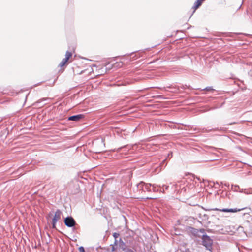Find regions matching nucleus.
<instances>
[{
  "label": "nucleus",
  "mask_w": 252,
  "mask_h": 252,
  "mask_svg": "<svg viewBox=\"0 0 252 252\" xmlns=\"http://www.w3.org/2000/svg\"><path fill=\"white\" fill-rule=\"evenodd\" d=\"M175 187V191L177 192V193L183 196H185L186 193L189 191V188L188 187L186 180L184 178L176 184Z\"/></svg>",
  "instance_id": "f257e3e1"
},
{
  "label": "nucleus",
  "mask_w": 252,
  "mask_h": 252,
  "mask_svg": "<svg viewBox=\"0 0 252 252\" xmlns=\"http://www.w3.org/2000/svg\"><path fill=\"white\" fill-rule=\"evenodd\" d=\"M213 244L212 240L206 235H204L202 237V244L206 249L209 251H211Z\"/></svg>",
  "instance_id": "f03ea898"
},
{
  "label": "nucleus",
  "mask_w": 252,
  "mask_h": 252,
  "mask_svg": "<svg viewBox=\"0 0 252 252\" xmlns=\"http://www.w3.org/2000/svg\"><path fill=\"white\" fill-rule=\"evenodd\" d=\"M151 186V184L145 183L144 182H141L137 185V189L144 192H145L146 191L148 192L152 191Z\"/></svg>",
  "instance_id": "7ed1b4c3"
},
{
  "label": "nucleus",
  "mask_w": 252,
  "mask_h": 252,
  "mask_svg": "<svg viewBox=\"0 0 252 252\" xmlns=\"http://www.w3.org/2000/svg\"><path fill=\"white\" fill-rule=\"evenodd\" d=\"M62 215V212L60 210H57L55 213L54 217L52 219V227L53 228H56V224L58 221H59L61 219V216Z\"/></svg>",
  "instance_id": "20e7f679"
},
{
  "label": "nucleus",
  "mask_w": 252,
  "mask_h": 252,
  "mask_svg": "<svg viewBox=\"0 0 252 252\" xmlns=\"http://www.w3.org/2000/svg\"><path fill=\"white\" fill-rule=\"evenodd\" d=\"M64 223L68 227H72L75 226L76 222L72 217H67L64 219Z\"/></svg>",
  "instance_id": "39448f33"
},
{
  "label": "nucleus",
  "mask_w": 252,
  "mask_h": 252,
  "mask_svg": "<svg viewBox=\"0 0 252 252\" xmlns=\"http://www.w3.org/2000/svg\"><path fill=\"white\" fill-rule=\"evenodd\" d=\"M72 54L71 52L67 51L65 54V58L63 59L60 63V66H63L68 62L69 58L72 56Z\"/></svg>",
  "instance_id": "423d86ee"
},
{
  "label": "nucleus",
  "mask_w": 252,
  "mask_h": 252,
  "mask_svg": "<svg viewBox=\"0 0 252 252\" xmlns=\"http://www.w3.org/2000/svg\"><path fill=\"white\" fill-rule=\"evenodd\" d=\"M244 209L243 208H241V209H238V208H233V209H227V208H224V209H220V211H221V212H231V213H236V212H239L242 210H243ZM215 210H219V209H214Z\"/></svg>",
  "instance_id": "0eeeda50"
},
{
  "label": "nucleus",
  "mask_w": 252,
  "mask_h": 252,
  "mask_svg": "<svg viewBox=\"0 0 252 252\" xmlns=\"http://www.w3.org/2000/svg\"><path fill=\"white\" fill-rule=\"evenodd\" d=\"M83 117V115L82 114L74 115V116L69 117L68 118V120L77 122V121H79L81 119H82Z\"/></svg>",
  "instance_id": "6e6552de"
},
{
  "label": "nucleus",
  "mask_w": 252,
  "mask_h": 252,
  "mask_svg": "<svg viewBox=\"0 0 252 252\" xmlns=\"http://www.w3.org/2000/svg\"><path fill=\"white\" fill-rule=\"evenodd\" d=\"M202 1L201 0H197L194 3V5L193 7V8L194 10H196L202 4Z\"/></svg>",
  "instance_id": "1a4fd4ad"
},
{
  "label": "nucleus",
  "mask_w": 252,
  "mask_h": 252,
  "mask_svg": "<svg viewBox=\"0 0 252 252\" xmlns=\"http://www.w3.org/2000/svg\"><path fill=\"white\" fill-rule=\"evenodd\" d=\"M152 188L151 189L152 191L153 192H158L159 190L158 187L156 184H152Z\"/></svg>",
  "instance_id": "9d476101"
},
{
  "label": "nucleus",
  "mask_w": 252,
  "mask_h": 252,
  "mask_svg": "<svg viewBox=\"0 0 252 252\" xmlns=\"http://www.w3.org/2000/svg\"><path fill=\"white\" fill-rule=\"evenodd\" d=\"M237 231H238V232L239 233L241 234V236L245 235L246 234L244 230L243 227L242 226L238 227L237 228Z\"/></svg>",
  "instance_id": "9b49d317"
},
{
  "label": "nucleus",
  "mask_w": 252,
  "mask_h": 252,
  "mask_svg": "<svg viewBox=\"0 0 252 252\" xmlns=\"http://www.w3.org/2000/svg\"><path fill=\"white\" fill-rule=\"evenodd\" d=\"M120 234L118 233H114L113 234V236L115 238V240H117V238L119 237Z\"/></svg>",
  "instance_id": "f8f14e48"
},
{
  "label": "nucleus",
  "mask_w": 252,
  "mask_h": 252,
  "mask_svg": "<svg viewBox=\"0 0 252 252\" xmlns=\"http://www.w3.org/2000/svg\"><path fill=\"white\" fill-rule=\"evenodd\" d=\"M79 251L80 252H85L84 248L82 246L79 248Z\"/></svg>",
  "instance_id": "ddd939ff"
},
{
  "label": "nucleus",
  "mask_w": 252,
  "mask_h": 252,
  "mask_svg": "<svg viewBox=\"0 0 252 252\" xmlns=\"http://www.w3.org/2000/svg\"><path fill=\"white\" fill-rule=\"evenodd\" d=\"M204 90L207 91H212L213 90V89L211 87H207Z\"/></svg>",
  "instance_id": "4468645a"
},
{
  "label": "nucleus",
  "mask_w": 252,
  "mask_h": 252,
  "mask_svg": "<svg viewBox=\"0 0 252 252\" xmlns=\"http://www.w3.org/2000/svg\"><path fill=\"white\" fill-rule=\"evenodd\" d=\"M117 248L114 245H112V251H115L116 250Z\"/></svg>",
  "instance_id": "2eb2a0df"
},
{
  "label": "nucleus",
  "mask_w": 252,
  "mask_h": 252,
  "mask_svg": "<svg viewBox=\"0 0 252 252\" xmlns=\"http://www.w3.org/2000/svg\"><path fill=\"white\" fill-rule=\"evenodd\" d=\"M117 242H118L117 240H115V242H114L113 245H114L115 246H117Z\"/></svg>",
  "instance_id": "dca6fc26"
},
{
  "label": "nucleus",
  "mask_w": 252,
  "mask_h": 252,
  "mask_svg": "<svg viewBox=\"0 0 252 252\" xmlns=\"http://www.w3.org/2000/svg\"><path fill=\"white\" fill-rule=\"evenodd\" d=\"M163 186L165 187V189L166 190L168 189L169 186Z\"/></svg>",
  "instance_id": "f3484780"
},
{
  "label": "nucleus",
  "mask_w": 252,
  "mask_h": 252,
  "mask_svg": "<svg viewBox=\"0 0 252 252\" xmlns=\"http://www.w3.org/2000/svg\"><path fill=\"white\" fill-rule=\"evenodd\" d=\"M127 252H134L132 250H131V249H128L127 250Z\"/></svg>",
  "instance_id": "a211bd4d"
},
{
  "label": "nucleus",
  "mask_w": 252,
  "mask_h": 252,
  "mask_svg": "<svg viewBox=\"0 0 252 252\" xmlns=\"http://www.w3.org/2000/svg\"><path fill=\"white\" fill-rule=\"evenodd\" d=\"M120 241H121V242H122V243H123V244H124V243H123V242L122 241V239H120Z\"/></svg>",
  "instance_id": "6ab92c4d"
},
{
  "label": "nucleus",
  "mask_w": 252,
  "mask_h": 252,
  "mask_svg": "<svg viewBox=\"0 0 252 252\" xmlns=\"http://www.w3.org/2000/svg\"><path fill=\"white\" fill-rule=\"evenodd\" d=\"M147 199H153V198H151V197H150V198L147 197Z\"/></svg>",
  "instance_id": "aec40b11"
}]
</instances>
